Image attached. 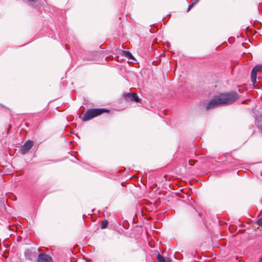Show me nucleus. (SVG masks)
I'll list each match as a JSON object with an SVG mask.
<instances>
[{"instance_id": "6e6552de", "label": "nucleus", "mask_w": 262, "mask_h": 262, "mask_svg": "<svg viewBox=\"0 0 262 262\" xmlns=\"http://www.w3.org/2000/svg\"><path fill=\"white\" fill-rule=\"evenodd\" d=\"M157 259L158 262H171L170 258H165L159 253L157 256Z\"/></svg>"}, {"instance_id": "423d86ee", "label": "nucleus", "mask_w": 262, "mask_h": 262, "mask_svg": "<svg viewBox=\"0 0 262 262\" xmlns=\"http://www.w3.org/2000/svg\"><path fill=\"white\" fill-rule=\"evenodd\" d=\"M37 262H53V259L49 255L45 253H40L37 255Z\"/></svg>"}, {"instance_id": "4468645a", "label": "nucleus", "mask_w": 262, "mask_h": 262, "mask_svg": "<svg viewBox=\"0 0 262 262\" xmlns=\"http://www.w3.org/2000/svg\"><path fill=\"white\" fill-rule=\"evenodd\" d=\"M256 223L258 226L262 227V217L257 220Z\"/></svg>"}, {"instance_id": "0eeeda50", "label": "nucleus", "mask_w": 262, "mask_h": 262, "mask_svg": "<svg viewBox=\"0 0 262 262\" xmlns=\"http://www.w3.org/2000/svg\"><path fill=\"white\" fill-rule=\"evenodd\" d=\"M255 124L257 128L262 131V114L256 118Z\"/></svg>"}, {"instance_id": "9d476101", "label": "nucleus", "mask_w": 262, "mask_h": 262, "mask_svg": "<svg viewBox=\"0 0 262 262\" xmlns=\"http://www.w3.org/2000/svg\"><path fill=\"white\" fill-rule=\"evenodd\" d=\"M262 66L259 64L256 65L252 69L251 74L257 75V73L260 70Z\"/></svg>"}, {"instance_id": "2eb2a0df", "label": "nucleus", "mask_w": 262, "mask_h": 262, "mask_svg": "<svg viewBox=\"0 0 262 262\" xmlns=\"http://www.w3.org/2000/svg\"><path fill=\"white\" fill-rule=\"evenodd\" d=\"M194 6V4L192 2L189 6L187 9V12H189L191 9Z\"/></svg>"}, {"instance_id": "f3484780", "label": "nucleus", "mask_w": 262, "mask_h": 262, "mask_svg": "<svg viewBox=\"0 0 262 262\" xmlns=\"http://www.w3.org/2000/svg\"><path fill=\"white\" fill-rule=\"evenodd\" d=\"M119 234V232L118 231V230H116V232H115V234L116 236H117V237H118V234Z\"/></svg>"}, {"instance_id": "dca6fc26", "label": "nucleus", "mask_w": 262, "mask_h": 262, "mask_svg": "<svg viewBox=\"0 0 262 262\" xmlns=\"http://www.w3.org/2000/svg\"><path fill=\"white\" fill-rule=\"evenodd\" d=\"M200 0H193V1L192 2L194 4V5L198 3L199 2Z\"/></svg>"}, {"instance_id": "6ab92c4d", "label": "nucleus", "mask_w": 262, "mask_h": 262, "mask_svg": "<svg viewBox=\"0 0 262 262\" xmlns=\"http://www.w3.org/2000/svg\"><path fill=\"white\" fill-rule=\"evenodd\" d=\"M26 126H28V124L27 123H26Z\"/></svg>"}, {"instance_id": "ddd939ff", "label": "nucleus", "mask_w": 262, "mask_h": 262, "mask_svg": "<svg viewBox=\"0 0 262 262\" xmlns=\"http://www.w3.org/2000/svg\"><path fill=\"white\" fill-rule=\"evenodd\" d=\"M251 81L252 82L253 84L254 85L255 83L256 82V75L251 74Z\"/></svg>"}, {"instance_id": "1a4fd4ad", "label": "nucleus", "mask_w": 262, "mask_h": 262, "mask_svg": "<svg viewBox=\"0 0 262 262\" xmlns=\"http://www.w3.org/2000/svg\"><path fill=\"white\" fill-rule=\"evenodd\" d=\"M122 55L129 59H134V57L130 52L127 51H122Z\"/></svg>"}, {"instance_id": "39448f33", "label": "nucleus", "mask_w": 262, "mask_h": 262, "mask_svg": "<svg viewBox=\"0 0 262 262\" xmlns=\"http://www.w3.org/2000/svg\"><path fill=\"white\" fill-rule=\"evenodd\" d=\"M33 142L31 140H28L21 146L20 152L21 154H25L32 147Z\"/></svg>"}, {"instance_id": "a211bd4d", "label": "nucleus", "mask_w": 262, "mask_h": 262, "mask_svg": "<svg viewBox=\"0 0 262 262\" xmlns=\"http://www.w3.org/2000/svg\"><path fill=\"white\" fill-rule=\"evenodd\" d=\"M36 251H40V248H38L37 250H36Z\"/></svg>"}, {"instance_id": "9b49d317", "label": "nucleus", "mask_w": 262, "mask_h": 262, "mask_svg": "<svg viewBox=\"0 0 262 262\" xmlns=\"http://www.w3.org/2000/svg\"><path fill=\"white\" fill-rule=\"evenodd\" d=\"M107 225H108V221L106 220H103L101 222V228L105 229L107 227Z\"/></svg>"}, {"instance_id": "f8f14e48", "label": "nucleus", "mask_w": 262, "mask_h": 262, "mask_svg": "<svg viewBox=\"0 0 262 262\" xmlns=\"http://www.w3.org/2000/svg\"><path fill=\"white\" fill-rule=\"evenodd\" d=\"M251 81L252 82L253 84L254 85L255 83L256 82V75L251 74Z\"/></svg>"}, {"instance_id": "f03ea898", "label": "nucleus", "mask_w": 262, "mask_h": 262, "mask_svg": "<svg viewBox=\"0 0 262 262\" xmlns=\"http://www.w3.org/2000/svg\"><path fill=\"white\" fill-rule=\"evenodd\" d=\"M109 112V110L103 108L89 109L84 114L82 120L83 121H86L103 113Z\"/></svg>"}, {"instance_id": "f257e3e1", "label": "nucleus", "mask_w": 262, "mask_h": 262, "mask_svg": "<svg viewBox=\"0 0 262 262\" xmlns=\"http://www.w3.org/2000/svg\"><path fill=\"white\" fill-rule=\"evenodd\" d=\"M238 98L239 95L234 91L222 93L211 99L206 104L205 108L206 110H210L219 106L230 105L236 101Z\"/></svg>"}, {"instance_id": "7ed1b4c3", "label": "nucleus", "mask_w": 262, "mask_h": 262, "mask_svg": "<svg viewBox=\"0 0 262 262\" xmlns=\"http://www.w3.org/2000/svg\"><path fill=\"white\" fill-rule=\"evenodd\" d=\"M124 99L127 101H135L139 102L141 99L139 98L136 93H128L124 95Z\"/></svg>"}, {"instance_id": "20e7f679", "label": "nucleus", "mask_w": 262, "mask_h": 262, "mask_svg": "<svg viewBox=\"0 0 262 262\" xmlns=\"http://www.w3.org/2000/svg\"><path fill=\"white\" fill-rule=\"evenodd\" d=\"M37 252L35 249H26L24 252V255L26 259L33 260L37 256Z\"/></svg>"}]
</instances>
